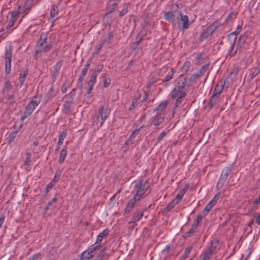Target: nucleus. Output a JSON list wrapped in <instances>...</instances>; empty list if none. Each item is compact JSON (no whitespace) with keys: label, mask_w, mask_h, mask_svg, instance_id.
<instances>
[{"label":"nucleus","mask_w":260,"mask_h":260,"mask_svg":"<svg viewBox=\"0 0 260 260\" xmlns=\"http://www.w3.org/2000/svg\"><path fill=\"white\" fill-rule=\"evenodd\" d=\"M47 38L48 34L47 32H42L41 34L40 39L38 40L36 46L35 54L46 53L51 49L52 45L51 44H47Z\"/></svg>","instance_id":"nucleus-1"},{"label":"nucleus","mask_w":260,"mask_h":260,"mask_svg":"<svg viewBox=\"0 0 260 260\" xmlns=\"http://www.w3.org/2000/svg\"><path fill=\"white\" fill-rule=\"evenodd\" d=\"M186 83L185 78L181 77L178 78L177 83L175 85L171 93L172 99H175L177 96H179V98H184L186 96V92L183 91Z\"/></svg>","instance_id":"nucleus-2"},{"label":"nucleus","mask_w":260,"mask_h":260,"mask_svg":"<svg viewBox=\"0 0 260 260\" xmlns=\"http://www.w3.org/2000/svg\"><path fill=\"white\" fill-rule=\"evenodd\" d=\"M13 46L11 44H9L6 47V52L5 53V73L9 75L11 72V58L12 54Z\"/></svg>","instance_id":"nucleus-3"},{"label":"nucleus","mask_w":260,"mask_h":260,"mask_svg":"<svg viewBox=\"0 0 260 260\" xmlns=\"http://www.w3.org/2000/svg\"><path fill=\"white\" fill-rule=\"evenodd\" d=\"M146 181L144 182L143 179H141L135 184V188L136 189V193L135 194L140 199L145 193L149 188V185H147Z\"/></svg>","instance_id":"nucleus-4"},{"label":"nucleus","mask_w":260,"mask_h":260,"mask_svg":"<svg viewBox=\"0 0 260 260\" xmlns=\"http://www.w3.org/2000/svg\"><path fill=\"white\" fill-rule=\"evenodd\" d=\"M231 173V170L229 167H225L222 171L220 177L216 185L217 190H220L223 186L227 180L228 176Z\"/></svg>","instance_id":"nucleus-5"},{"label":"nucleus","mask_w":260,"mask_h":260,"mask_svg":"<svg viewBox=\"0 0 260 260\" xmlns=\"http://www.w3.org/2000/svg\"><path fill=\"white\" fill-rule=\"evenodd\" d=\"M109 116V111L108 108H105L104 106H101L100 108L98 110V118H101V121L100 124V127H101L105 120Z\"/></svg>","instance_id":"nucleus-6"},{"label":"nucleus","mask_w":260,"mask_h":260,"mask_svg":"<svg viewBox=\"0 0 260 260\" xmlns=\"http://www.w3.org/2000/svg\"><path fill=\"white\" fill-rule=\"evenodd\" d=\"M179 16L180 17L178 23L179 27H180L181 24L183 29L188 28L190 24V22L189 21L188 16L186 15H183L181 11L179 12Z\"/></svg>","instance_id":"nucleus-7"},{"label":"nucleus","mask_w":260,"mask_h":260,"mask_svg":"<svg viewBox=\"0 0 260 260\" xmlns=\"http://www.w3.org/2000/svg\"><path fill=\"white\" fill-rule=\"evenodd\" d=\"M180 11L177 10L169 11L165 14L164 18L169 23L174 24L176 20V17L179 16Z\"/></svg>","instance_id":"nucleus-8"},{"label":"nucleus","mask_w":260,"mask_h":260,"mask_svg":"<svg viewBox=\"0 0 260 260\" xmlns=\"http://www.w3.org/2000/svg\"><path fill=\"white\" fill-rule=\"evenodd\" d=\"M164 119L165 114L156 113L155 115L150 119L149 122L151 125H153L157 126L164 121Z\"/></svg>","instance_id":"nucleus-9"},{"label":"nucleus","mask_w":260,"mask_h":260,"mask_svg":"<svg viewBox=\"0 0 260 260\" xmlns=\"http://www.w3.org/2000/svg\"><path fill=\"white\" fill-rule=\"evenodd\" d=\"M98 75L94 73H92L90 77V80L87 83V94H88V96L87 98H88L90 100V98H91L90 94L91 93L93 87L94 85V84L96 83V77Z\"/></svg>","instance_id":"nucleus-10"},{"label":"nucleus","mask_w":260,"mask_h":260,"mask_svg":"<svg viewBox=\"0 0 260 260\" xmlns=\"http://www.w3.org/2000/svg\"><path fill=\"white\" fill-rule=\"evenodd\" d=\"M247 38V32H245L242 35H241L238 41L237 45V47L236 50L234 51L233 53L231 54V56L234 57L236 54L238 50H240L246 42V40Z\"/></svg>","instance_id":"nucleus-11"},{"label":"nucleus","mask_w":260,"mask_h":260,"mask_svg":"<svg viewBox=\"0 0 260 260\" xmlns=\"http://www.w3.org/2000/svg\"><path fill=\"white\" fill-rule=\"evenodd\" d=\"M40 102L41 100L39 98L34 97L33 99L26 105L25 109L31 114Z\"/></svg>","instance_id":"nucleus-12"},{"label":"nucleus","mask_w":260,"mask_h":260,"mask_svg":"<svg viewBox=\"0 0 260 260\" xmlns=\"http://www.w3.org/2000/svg\"><path fill=\"white\" fill-rule=\"evenodd\" d=\"M143 216V209L138 208L134 212L131 218V220L128 222L129 224L134 223L139 221Z\"/></svg>","instance_id":"nucleus-13"},{"label":"nucleus","mask_w":260,"mask_h":260,"mask_svg":"<svg viewBox=\"0 0 260 260\" xmlns=\"http://www.w3.org/2000/svg\"><path fill=\"white\" fill-rule=\"evenodd\" d=\"M140 200V199L138 198L137 196L134 195L126 204L125 208V212H129L135 206L136 202L139 201Z\"/></svg>","instance_id":"nucleus-14"},{"label":"nucleus","mask_w":260,"mask_h":260,"mask_svg":"<svg viewBox=\"0 0 260 260\" xmlns=\"http://www.w3.org/2000/svg\"><path fill=\"white\" fill-rule=\"evenodd\" d=\"M216 246L213 245V243L206 250L204 253V260H209L213 252L215 251Z\"/></svg>","instance_id":"nucleus-15"},{"label":"nucleus","mask_w":260,"mask_h":260,"mask_svg":"<svg viewBox=\"0 0 260 260\" xmlns=\"http://www.w3.org/2000/svg\"><path fill=\"white\" fill-rule=\"evenodd\" d=\"M168 104L169 101L168 100H165L161 102L158 106L153 110V111L156 112V113H160L161 114H165V110L167 108Z\"/></svg>","instance_id":"nucleus-16"},{"label":"nucleus","mask_w":260,"mask_h":260,"mask_svg":"<svg viewBox=\"0 0 260 260\" xmlns=\"http://www.w3.org/2000/svg\"><path fill=\"white\" fill-rule=\"evenodd\" d=\"M62 61L61 60H59L53 67L52 70L51 72L52 74V76L54 78H56L57 76L59 74V71L62 66Z\"/></svg>","instance_id":"nucleus-17"},{"label":"nucleus","mask_w":260,"mask_h":260,"mask_svg":"<svg viewBox=\"0 0 260 260\" xmlns=\"http://www.w3.org/2000/svg\"><path fill=\"white\" fill-rule=\"evenodd\" d=\"M118 8V4L117 3H112L109 2L108 4L107 7V12L105 14V17L107 16L108 15L112 13L113 12L117 10Z\"/></svg>","instance_id":"nucleus-18"},{"label":"nucleus","mask_w":260,"mask_h":260,"mask_svg":"<svg viewBox=\"0 0 260 260\" xmlns=\"http://www.w3.org/2000/svg\"><path fill=\"white\" fill-rule=\"evenodd\" d=\"M225 85V82L221 81L218 83L215 86L213 94L216 95H219L222 92Z\"/></svg>","instance_id":"nucleus-19"},{"label":"nucleus","mask_w":260,"mask_h":260,"mask_svg":"<svg viewBox=\"0 0 260 260\" xmlns=\"http://www.w3.org/2000/svg\"><path fill=\"white\" fill-rule=\"evenodd\" d=\"M219 96L216 95L214 94L211 96L210 103L209 106L210 109H212L214 106H215L218 102H219Z\"/></svg>","instance_id":"nucleus-20"},{"label":"nucleus","mask_w":260,"mask_h":260,"mask_svg":"<svg viewBox=\"0 0 260 260\" xmlns=\"http://www.w3.org/2000/svg\"><path fill=\"white\" fill-rule=\"evenodd\" d=\"M198 223H196L194 222L189 230L184 235L185 238L191 236L194 233L196 232V229L198 226Z\"/></svg>","instance_id":"nucleus-21"},{"label":"nucleus","mask_w":260,"mask_h":260,"mask_svg":"<svg viewBox=\"0 0 260 260\" xmlns=\"http://www.w3.org/2000/svg\"><path fill=\"white\" fill-rule=\"evenodd\" d=\"M67 155V150L66 147H63V148L61 149L60 153V156L59 159V163L62 164Z\"/></svg>","instance_id":"nucleus-22"},{"label":"nucleus","mask_w":260,"mask_h":260,"mask_svg":"<svg viewBox=\"0 0 260 260\" xmlns=\"http://www.w3.org/2000/svg\"><path fill=\"white\" fill-rule=\"evenodd\" d=\"M34 0H27L23 6V10L24 12L29 11L33 6Z\"/></svg>","instance_id":"nucleus-23"},{"label":"nucleus","mask_w":260,"mask_h":260,"mask_svg":"<svg viewBox=\"0 0 260 260\" xmlns=\"http://www.w3.org/2000/svg\"><path fill=\"white\" fill-rule=\"evenodd\" d=\"M58 14V8L57 6L53 5L50 11V17L53 19Z\"/></svg>","instance_id":"nucleus-24"},{"label":"nucleus","mask_w":260,"mask_h":260,"mask_svg":"<svg viewBox=\"0 0 260 260\" xmlns=\"http://www.w3.org/2000/svg\"><path fill=\"white\" fill-rule=\"evenodd\" d=\"M106 251V248L102 249L98 254L96 257L93 260H104V258L105 256V252Z\"/></svg>","instance_id":"nucleus-25"},{"label":"nucleus","mask_w":260,"mask_h":260,"mask_svg":"<svg viewBox=\"0 0 260 260\" xmlns=\"http://www.w3.org/2000/svg\"><path fill=\"white\" fill-rule=\"evenodd\" d=\"M192 248V246H188L187 247H186L183 254L180 257L179 260H185L189 254Z\"/></svg>","instance_id":"nucleus-26"},{"label":"nucleus","mask_w":260,"mask_h":260,"mask_svg":"<svg viewBox=\"0 0 260 260\" xmlns=\"http://www.w3.org/2000/svg\"><path fill=\"white\" fill-rule=\"evenodd\" d=\"M113 38L112 33H109L108 36L105 38L101 40V42L104 45L105 44H109L111 42V40Z\"/></svg>","instance_id":"nucleus-27"},{"label":"nucleus","mask_w":260,"mask_h":260,"mask_svg":"<svg viewBox=\"0 0 260 260\" xmlns=\"http://www.w3.org/2000/svg\"><path fill=\"white\" fill-rule=\"evenodd\" d=\"M144 127L143 125H142L141 126H140L139 128H138L137 127L135 128V129L132 133L131 136H129L128 139L127 140V141H129L131 139H133V138H134L136 137V135H137L140 131H141V129L142 128H143Z\"/></svg>","instance_id":"nucleus-28"},{"label":"nucleus","mask_w":260,"mask_h":260,"mask_svg":"<svg viewBox=\"0 0 260 260\" xmlns=\"http://www.w3.org/2000/svg\"><path fill=\"white\" fill-rule=\"evenodd\" d=\"M220 25V22L218 21H214L210 25H209L208 27L210 29V31L213 33L215 30Z\"/></svg>","instance_id":"nucleus-29"},{"label":"nucleus","mask_w":260,"mask_h":260,"mask_svg":"<svg viewBox=\"0 0 260 260\" xmlns=\"http://www.w3.org/2000/svg\"><path fill=\"white\" fill-rule=\"evenodd\" d=\"M210 65V63H206L203 65L201 69L198 71V74L200 75V77L202 76L204 73L208 70L209 66Z\"/></svg>","instance_id":"nucleus-30"},{"label":"nucleus","mask_w":260,"mask_h":260,"mask_svg":"<svg viewBox=\"0 0 260 260\" xmlns=\"http://www.w3.org/2000/svg\"><path fill=\"white\" fill-rule=\"evenodd\" d=\"M178 204L177 203V201L176 202V201H175L174 199L170 202L165 207V210L167 211V212H169L172 209H173L174 208V207L176 205Z\"/></svg>","instance_id":"nucleus-31"},{"label":"nucleus","mask_w":260,"mask_h":260,"mask_svg":"<svg viewBox=\"0 0 260 260\" xmlns=\"http://www.w3.org/2000/svg\"><path fill=\"white\" fill-rule=\"evenodd\" d=\"M31 154L30 152H27L26 154V159L24 163V166L25 168H28L29 166V164L31 161Z\"/></svg>","instance_id":"nucleus-32"},{"label":"nucleus","mask_w":260,"mask_h":260,"mask_svg":"<svg viewBox=\"0 0 260 260\" xmlns=\"http://www.w3.org/2000/svg\"><path fill=\"white\" fill-rule=\"evenodd\" d=\"M185 189H181L179 192L177 194L176 198L174 200L177 201V203H179V202L181 200L184 194L185 193Z\"/></svg>","instance_id":"nucleus-33"},{"label":"nucleus","mask_w":260,"mask_h":260,"mask_svg":"<svg viewBox=\"0 0 260 260\" xmlns=\"http://www.w3.org/2000/svg\"><path fill=\"white\" fill-rule=\"evenodd\" d=\"M144 97L142 99H141L142 93L141 92H138V96L135 99H138V100L141 102L146 101L147 100L148 93L146 91H144Z\"/></svg>","instance_id":"nucleus-34"},{"label":"nucleus","mask_w":260,"mask_h":260,"mask_svg":"<svg viewBox=\"0 0 260 260\" xmlns=\"http://www.w3.org/2000/svg\"><path fill=\"white\" fill-rule=\"evenodd\" d=\"M108 75H104L102 78L104 81V86L106 87H108L111 83V80L109 78H108Z\"/></svg>","instance_id":"nucleus-35"},{"label":"nucleus","mask_w":260,"mask_h":260,"mask_svg":"<svg viewBox=\"0 0 260 260\" xmlns=\"http://www.w3.org/2000/svg\"><path fill=\"white\" fill-rule=\"evenodd\" d=\"M60 174H61V172L59 170L56 171V173H55V175L54 178L52 180V181L50 182L52 183V184L55 185L56 183L59 179Z\"/></svg>","instance_id":"nucleus-36"},{"label":"nucleus","mask_w":260,"mask_h":260,"mask_svg":"<svg viewBox=\"0 0 260 260\" xmlns=\"http://www.w3.org/2000/svg\"><path fill=\"white\" fill-rule=\"evenodd\" d=\"M71 104H70L67 102L65 101L63 106V109L62 111L64 113H67L69 112L70 110L71 107Z\"/></svg>","instance_id":"nucleus-37"},{"label":"nucleus","mask_w":260,"mask_h":260,"mask_svg":"<svg viewBox=\"0 0 260 260\" xmlns=\"http://www.w3.org/2000/svg\"><path fill=\"white\" fill-rule=\"evenodd\" d=\"M11 88V82L7 80L5 82L4 86L3 89V93L4 94L6 91L9 90Z\"/></svg>","instance_id":"nucleus-38"},{"label":"nucleus","mask_w":260,"mask_h":260,"mask_svg":"<svg viewBox=\"0 0 260 260\" xmlns=\"http://www.w3.org/2000/svg\"><path fill=\"white\" fill-rule=\"evenodd\" d=\"M214 206L212 205V204H211V203H209L205 207V208H204V209L203 210V213L204 214H206L207 215L208 214V213L210 211V210H211V209L212 208V207H213Z\"/></svg>","instance_id":"nucleus-39"},{"label":"nucleus","mask_w":260,"mask_h":260,"mask_svg":"<svg viewBox=\"0 0 260 260\" xmlns=\"http://www.w3.org/2000/svg\"><path fill=\"white\" fill-rule=\"evenodd\" d=\"M129 4L128 3H125L123 5V9L119 13V16L122 17L125 15L126 13L127 12L128 10V6Z\"/></svg>","instance_id":"nucleus-40"},{"label":"nucleus","mask_w":260,"mask_h":260,"mask_svg":"<svg viewBox=\"0 0 260 260\" xmlns=\"http://www.w3.org/2000/svg\"><path fill=\"white\" fill-rule=\"evenodd\" d=\"M82 254L83 256H85L88 259L94 256V255L89 251L88 249L83 251Z\"/></svg>","instance_id":"nucleus-41"},{"label":"nucleus","mask_w":260,"mask_h":260,"mask_svg":"<svg viewBox=\"0 0 260 260\" xmlns=\"http://www.w3.org/2000/svg\"><path fill=\"white\" fill-rule=\"evenodd\" d=\"M220 196H221L220 193L219 192V193H216L214 196V197L213 198L212 200L210 202V203H211L212 205L214 206L217 203L218 200H219V199L220 197Z\"/></svg>","instance_id":"nucleus-42"},{"label":"nucleus","mask_w":260,"mask_h":260,"mask_svg":"<svg viewBox=\"0 0 260 260\" xmlns=\"http://www.w3.org/2000/svg\"><path fill=\"white\" fill-rule=\"evenodd\" d=\"M174 74V71L173 69H171V71H170L167 76L165 77L164 80L165 81H169L171 79H172L173 75Z\"/></svg>","instance_id":"nucleus-43"},{"label":"nucleus","mask_w":260,"mask_h":260,"mask_svg":"<svg viewBox=\"0 0 260 260\" xmlns=\"http://www.w3.org/2000/svg\"><path fill=\"white\" fill-rule=\"evenodd\" d=\"M57 201V198H54L52 199L51 201H50L46 206V207L45 208V211H47L52 206V205L55 203Z\"/></svg>","instance_id":"nucleus-44"},{"label":"nucleus","mask_w":260,"mask_h":260,"mask_svg":"<svg viewBox=\"0 0 260 260\" xmlns=\"http://www.w3.org/2000/svg\"><path fill=\"white\" fill-rule=\"evenodd\" d=\"M206 215V214H204L203 213V212L202 211V213L201 214H199L197 216V219H195L194 220V222L196 223H198V224L199 225V223L202 220V219Z\"/></svg>","instance_id":"nucleus-45"},{"label":"nucleus","mask_w":260,"mask_h":260,"mask_svg":"<svg viewBox=\"0 0 260 260\" xmlns=\"http://www.w3.org/2000/svg\"><path fill=\"white\" fill-rule=\"evenodd\" d=\"M200 77L198 73L192 74L189 78V81L191 83L194 82Z\"/></svg>","instance_id":"nucleus-46"},{"label":"nucleus","mask_w":260,"mask_h":260,"mask_svg":"<svg viewBox=\"0 0 260 260\" xmlns=\"http://www.w3.org/2000/svg\"><path fill=\"white\" fill-rule=\"evenodd\" d=\"M140 102L138 100V99L134 98L133 100V102H132L130 107L129 108V110H132L133 109H134L138 105V104Z\"/></svg>","instance_id":"nucleus-47"},{"label":"nucleus","mask_w":260,"mask_h":260,"mask_svg":"<svg viewBox=\"0 0 260 260\" xmlns=\"http://www.w3.org/2000/svg\"><path fill=\"white\" fill-rule=\"evenodd\" d=\"M260 72V68L258 67L254 68L251 69V77H255Z\"/></svg>","instance_id":"nucleus-48"},{"label":"nucleus","mask_w":260,"mask_h":260,"mask_svg":"<svg viewBox=\"0 0 260 260\" xmlns=\"http://www.w3.org/2000/svg\"><path fill=\"white\" fill-rule=\"evenodd\" d=\"M17 20L15 19L14 18H12L10 17V20L8 22V24L6 28H10L12 27L15 24V22H16Z\"/></svg>","instance_id":"nucleus-49"},{"label":"nucleus","mask_w":260,"mask_h":260,"mask_svg":"<svg viewBox=\"0 0 260 260\" xmlns=\"http://www.w3.org/2000/svg\"><path fill=\"white\" fill-rule=\"evenodd\" d=\"M131 47L132 50L137 51L140 49L139 44L135 42L132 44Z\"/></svg>","instance_id":"nucleus-50"},{"label":"nucleus","mask_w":260,"mask_h":260,"mask_svg":"<svg viewBox=\"0 0 260 260\" xmlns=\"http://www.w3.org/2000/svg\"><path fill=\"white\" fill-rule=\"evenodd\" d=\"M236 37H235L234 41L233 42H231V46L228 49V53L229 54H231L232 52V51L234 50L235 45V42H236Z\"/></svg>","instance_id":"nucleus-51"},{"label":"nucleus","mask_w":260,"mask_h":260,"mask_svg":"<svg viewBox=\"0 0 260 260\" xmlns=\"http://www.w3.org/2000/svg\"><path fill=\"white\" fill-rule=\"evenodd\" d=\"M190 66V61H185L183 64V66L182 67V70L185 72H187L188 70V69L189 68Z\"/></svg>","instance_id":"nucleus-52"},{"label":"nucleus","mask_w":260,"mask_h":260,"mask_svg":"<svg viewBox=\"0 0 260 260\" xmlns=\"http://www.w3.org/2000/svg\"><path fill=\"white\" fill-rule=\"evenodd\" d=\"M209 36V35L208 34H207V32L204 30L200 36V40L202 41L203 40L207 39Z\"/></svg>","instance_id":"nucleus-53"},{"label":"nucleus","mask_w":260,"mask_h":260,"mask_svg":"<svg viewBox=\"0 0 260 260\" xmlns=\"http://www.w3.org/2000/svg\"><path fill=\"white\" fill-rule=\"evenodd\" d=\"M236 16V14L234 13L233 12H230L227 16L226 18L225 19V23H228V22L229 20L231 19L233 17L235 18Z\"/></svg>","instance_id":"nucleus-54"},{"label":"nucleus","mask_w":260,"mask_h":260,"mask_svg":"<svg viewBox=\"0 0 260 260\" xmlns=\"http://www.w3.org/2000/svg\"><path fill=\"white\" fill-rule=\"evenodd\" d=\"M104 45L100 42L99 44L95 46V50L96 54L99 53L101 48L103 47Z\"/></svg>","instance_id":"nucleus-55"},{"label":"nucleus","mask_w":260,"mask_h":260,"mask_svg":"<svg viewBox=\"0 0 260 260\" xmlns=\"http://www.w3.org/2000/svg\"><path fill=\"white\" fill-rule=\"evenodd\" d=\"M167 134V132H166L165 131L162 132L157 137V142H159L161 141L164 138V137L166 136Z\"/></svg>","instance_id":"nucleus-56"},{"label":"nucleus","mask_w":260,"mask_h":260,"mask_svg":"<svg viewBox=\"0 0 260 260\" xmlns=\"http://www.w3.org/2000/svg\"><path fill=\"white\" fill-rule=\"evenodd\" d=\"M103 65H100L99 66L95 69H94L93 71V73L96 74V75H99V73L102 71L103 68Z\"/></svg>","instance_id":"nucleus-57"},{"label":"nucleus","mask_w":260,"mask_h":260,"mask_svg":"<svg viewBox=\"0 0 260 260\" xmlns=\"http://www.w3.org/2000/svg\"><path fill=\"white\" fill-rule=\"evenodd\" d=\"M31 114L30 113H29L27 110L25 109V111L23 112V115L20 118L21 121H23L25 118L28 117Z\"/></svg>","instance_id":"nucleus-58"},{"label":"nucleus","mask_w":260,"mask_h":260,"mask_svg":"<svg viewBox=\"0 0 260 260\" xmlns=\"http://www.w3.org/2000/svg\"><path fill=\"white\" fill-rule=\"evenodd\" d=\"M176 98H177V99L175 103L174 109H176L177 107H178L180 106V105L182 103V98H179V96H177Z\"/></svg>","instance_id":"nucleus-59"},{"label":"nucleus","mask_w":260,"mask_h":260,"mask_svg":"<svg viewBox=\"0 0 260 260\" xmlns=\"http://www.w3.org/2000/svg\"><path fill=\"white\" fill-rule=\"evenodd\" d=\"M67 131H62L60 133L58 140L63 141V139H64L66 136H67Z\"/></svg>","instance_id":"nucleus-60"},{"label":"nucleus","mask_w":260,"mask_h":260,"mask_svg":"<svg viewBox=\"0 0 260 260\" xmlns=\"http://www.w3.org/2000/svg\"><path fill=\"white\" fill-rule=\"evenodd\" d=\"M109 231L108 229H105L102 233H101L99 235L102 236V238L107 236L109 234Z\"/></svg>","instance_id":"nucleus-61"},{"label":"nucleus","mask_w":260,"mask_h":260,"mask_svg":"<svg viewBox=\"0 0 260 260\" xmlns=\"http://www.w3.org/2000/svg\"><path fill=\"white\" fill-rule=\"evenodd\" d=\"M8 102L9 104H13L14 103V97L12 95H9L8 98Z\"/></svg>","instance_id":"nucleus-62"},{"label":"nucleus","mask_w":260,"mask_h":260,"mask_svg":"<svg viewBox=\"0 0 260 260\" xmlns=\"http://www.w3.org/2000/svg\"><path fill=\"white\" fill-rule=\"evenodd\" d=\"M16 132L11 133L9 137V142H11L13 141L14 139L16 137Z\"/></svg>","instance_id":"nucleus-63"},{"label":"nucleus","mask_w":260,"mask_h":260,"mask_svg":"<svg viewBox=\"0 0 260 260\" xmlns=\"http://www.w3.org/2000/svg\"><path fill=\"white\" fill-rule=\"evenodd\" d=\"M143 36L142 35H141L140 34H139L136 38L135 42L140 44V43L143 40Z\"/></svg>","instance_id":"nucleus-64"}]
</instances>
